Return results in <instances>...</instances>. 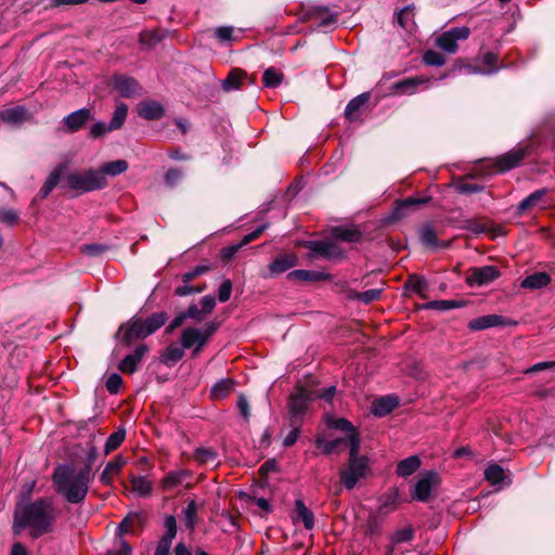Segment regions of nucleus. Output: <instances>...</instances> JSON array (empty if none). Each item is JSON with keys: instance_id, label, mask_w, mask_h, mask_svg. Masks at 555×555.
<instances>
[{"instance_id": "79ce46f5", "label": "nucleus", "mask_w": 555, "mask_h": 555, "mask_svg": "<svg viewBox=\"0 0 555 555\" xmlns=\"http://www.w3.org/2000/svg\"><path fill=\"white\" fill-rule=\"evenodd\" d=\"M283 74L274 67H269L264 70L262 76V83L266 88H276L281 85Z\"/></svg>"}, {"instance_id": "a18cd8bd", "label": "nucleus", "mask_w": 555, "mask_h": 555, "mask_svg": "<svg viewBox=\"0 0 555 555\" xmlns=\"http://www.w3.org/2000/svg\"><path fill=\"white\" fill-rule=\"evenodd\" d=\"M60 178H61V169H56L49 175V177L47 178L44 184L42 185V188L40 190L41 197H47L52 192V190L60 182Z\"/></svg>"}, {"instance_id": "864d4df0", "label": "nucleus", "mask_w": 555, "mask_h": 555, "mask_svg": "<svg viewBox=\"0 0 555 555\" xmlns=\"http://www.w3.org/2000/svg\"><path fill=\"white\" fill-rule=\"evenodd\" d=\"M413 8L409 5L404 7L398 13V23L400 24L401 27L410 30L413 26Z\"/></svg>"}, {"instance_id": "0e129e2a", "label": "nucleus", "mask_w": 555, "mask_h": 555, "mask_svg": "<svg viewBox=\"0 0 555 555\" xmlns=\"http://www.w3.org/2000/svg\"><path fill=\"white\" fill-rule=\"evenodd\" d=\"M427 308H436L439 310H450L459 308L461 305L455 300H434L426 305Z\"/></svg>"}, {"instance_id": "37998d69", "label": "nucleus", "mask_w": 555, "mask_h": 555, "mask_svg": "<svg viewBox=\"0 0 555 555\" xmlns=\"http://www.w3.org/2000/svg\"><path fill=\"white\" fill-rule=\"evenodd\" d=\"M331 427L335 428V429H339L344 433L347 434V437L344 438L345 441L348 443V446L350 447V438L352 436H356L359 438V435L358 433L356 431V428L353 427V425L347 421L346 418H336L334 420L331 424Z\"/></svg>"}, {"instance_id": "6e6d98bb", "label": "nucleus", "mask_w": 555, "mask_h": 555, "mask_svg": "<svg viewBox=\"0 0 555 555\" xmlns=\"http://www.w3.org/2000/svg\"><path fill=\"white\" fill-rule=\"evenodd\" d=\"M423 60L425 64L430 66H442L446 63V57L434 50L426 51L424 53Z\"/></svg>"}, {"instance_id": "412c9836", "label": "nucleus", "mask_w": 555, "mask_h": 555, "mask_svg": "<svg viewBox=\"0 0 555 555\" xmlns=\"http://www.w3.org/2000/svg\"><path fill=\"white\" fill-rule=\"evenodd\" d=\"M191 476V472L185 469L170 470L162 479V489L164 491H172L177 487L183 485L185 479L190 478Z\"/></svg>"}, {"instance_id": "423d86ee", "label": "nucleus", "mask_w": 555, "mask_h": 555, "mask_svg": "<svg viewBox=\"0 0 555 555\" xmlns=\"http://www.w3.org/2000/svg\"><path fill=\"white\" fill-rule=\"evenodd\" d=\"M301 22H314L317 29L324 31L334 29L338 22V13L326 7H310L301 12Z\"/></svg>"}, {"instance_id": "20e7f679", "label": "nucleus", "mask_w": 555, "mask_h": 555, "mask_svg": "<svg viewBox=\"0 0 555 555\" xmlns=\"http://www.w3.org/2000/svg\"><path fill=\"white\" fill-rule=\"evenodd\" d=\"M360 438L352 436L350 438L348 466L340 472V481L344 487L351 490L358 481L364 478L369 472V459L359 455Z\"/></svg>"}, {"instance_id": "052dcab7", "label": "nucleus", "mask_w": 555, "mask_h": 555, "mask_svg": "<svg viewBox=\"0 0 555 555\" xmlns=\"http://www.w3.org/2000/svg\"><path fill=\"white\" fill-rule=\"evenodd\" d=\"M107 555H132V547L124 538H118L117 545Z\"/></svg>"}, {"instance_id": "4468645a", "label": "nucleus", "mask_w": 555, "mask_h": 555, "mask_svg": "<svg viewBox=\"0 0 555 555\" xmlns=\"http://www.w3.org/2000/svg\"><path fill=\"white\" fill-rule=\"evenodd\" d=\"M438 480L435 472H427L418 479L414 487L413 498L417 501L425 502L429 499L434 485Z\"/></svg>"}, {"instance_id": "f3484780", "label": "nucleus", "mask_w": 555, "mask_h": 555, "mask_svg": "<svg viewBox=\"0 0 555 555\" xmlns=\"http://www.w3.org/2000/svg\"><path fill=\"white\" fill-rule=\"evenodd\" d=\"M500 275L499 270L493 266H485L480 268L474 269L470 276L468 278V282L472 285H486L493 282Z\"/></svg>"}, {"instance_id": "680f3d73", "label": "nucleus", "mask_w": 555, "mask_h": 555, "mask_svg": "<svg viewBox=\"0 0 555 555\" xmlns=\"http://www.w3.org/2000/svg\"><path fill=\"white\" fill-rule=\"evenodd\" d=\"M406 287L415 293H422L426 288V281L417 275H412L406 282Z\"/></svg>"}, {"instance_id": "c03bdc74", "label": "nucleus", "mask_w": 555, "mask_h": 555, "mask_svg": "<svg viewBox=\"0 0 555 555\" xmlns=\"http://www.w3.org/2000/svg\"><path fill=\"white\" fill-rule=\"evenodd\" d=\"M485 478L492 485H499L504 479V469L498 464H491L485 470Z\"/></svg>"}, {"instance_id": "1a4fd4ad", "label": "nucleus", "mask_w": 555, "mask_h": 555, "mask_svg": "<svg viewBox=\"0 0 555 555\" xmlns=\"http://www.w3.org/2000/svg\"><path fill=\"white\" fill-rule=\"evenodd\" d=\"M517 322L500 314H487L473 319L468 322V328L472 331H482L490 327L512 326Z\"/></svg>"}, {"instance_id": "39448f33", "label": "nucleus", "mask_w": 555, "mask_h": 555, "mask_svg": "<svg viewBox=\"0 0 555 555\" xmlns=\"http://www.w3.org/2000/svg\"><path fill=\"white\" fill-rule=\"evenodd\" d=\"M65 184L72 190L85 193L103 189L106 185V178L102 172L90 169L83 172L67 175Z\"/></svg>"}, {"instance_id": "a19ab883", "label": "nucleus", "mask_w": 555, "mask_h": 555, "mask_svg": "<svg viewBox=\"0 0 555 555\" xmlns=\"http://www.w3.org/2000/svg\"><path fill=\"white\" fill-rule=\"evenodd\" d=\"M128 114V106L125 103H118L114 111L113 117L108 124V129L117 130L124 125Z\"/></svg>"}, {"instance_id": "6ab92c4d", "label": "nucleus", "mask_w": 555, "mask_h": 555, "mask_svg": "<svg viewBox=\"0 0 555 555\" xmlns=\"http://www.w3.org/2000/svg\"><path fill=\"white\" fill-rule=\"evenodd\" d=\"M91 118V112L88 108L77 109L63 119L67 131L76 132L81 129L85 124Z\"/></svg>"}, {"instance_id": "de8ad7c7", "label": "nucleus", "mask_w": 555, "mask_h": 555, "mask_svg": "<svg viewBox=\"0 0 555 555\" xmlns=\"http://www.w3.org/2000/svg\"><path fill=\"white\" fill-rule=\"evenodd\" d=\"M398 505V492L391 491L387 495H385L379 505V509L382 513L388 514L397 508Z\"/></svg>"}, {"instance_id": "f03ea898", "label": "nucleus", "mask_w": 555, "mask_h": 555, "mask_svg": "<svg viewBox=\"0 0 555 555\" xmlns=\"http://www.w3.org/2000/svg\"><path fill=\"white\" fill-rule=\"evenodd\" d=\"M92 479L90 467L77 470L70 465H59L52 475L56 492L70 504H79L86 500Z\"/></svg>"}, {"instance_id": "2eb2a0df", "label": "nucleus", "mask_w": 555, "mask_h": 555, "mask_svg": "<svg viewBox=\"0 0 555 555\" xmlns=\"http://www.w3.org/2000/svg\"><path fill=\"white\" fill-rule=\"evenodd\" d=\"M113 88L122 98H131L140 90V86L137 80L126 75L115 76L113 79Z\"/></svg>"}, {"instance_id": "2f4dec72", "label": "nucleus", "mask_w": 555, "mask_h": 555, "mask_svg": "<svg viewBox=\"0 0 555 555\" xmlns=\"http://www.w3.org/2000/svg\"><path fill=\"white\" fill-rule=\"evenodd\" d=\"M333 236L339 241L356 243L361 240L362 233L357 228L337 227L333 230Z\"/></svg>"}, {"instance_id": "c85d7f7f", "label": "nucleus", "mask_w": 555, "mask_h": 555, "mask_svg": "<svg viewBox=\"0 0 555 555\" xmlns=\"http://www.w3.org/2000/svg\"><path fill=\"white\" fill-rule=\"evenodd\" d=\"M124 464L125 461L120 456H117L113 461L108 462L100 476V481L103 485H111L113 476L120 472Z\"/></svg>"}, {"instance_id": "a878e982", "label": "nucleus", "mask_w": 555, "mask_h": 555, "mask_svg": "<svg viewBox=\"0 0 555 555\" xmlns=\"http://www.w3.org/2000/svg\"><path fill=\"white\" fill-rule=\"evenodd\" d=\"M398 400L396 397L385 396L379 399H376L372 404V413L376 416H385L395 410L398 405Z\"/></svg>"}, {"instance_id": "3c124183", "label": "nucleus", "mask_w": 555, "mask_h": 555, "mask_svg": "<svg viewBox=\"0 0 555 555\" xmlns=\"http://www.w3.org/2000/svg\"><path fill=\"white\" fill-rule=\"evenodd\" d=\"M125 437H126V433L122 429H119V430L113 433L112 435H109V437L107 438L106 443H105V452L109 453V452L116 450L121 444V442L125 440Z\"/></svg>"}, {"instance_id": "f704fd0d", "label": "nucleus", "mask_w": 555, "mask_h": 555, "mask_svg": "<svg viewBox=\"0 0 555 555\" xmlns=\"http://www.w3.org/2000/svg\"><path fill=\"white\" fill-rule=\"evenodd\" d=\"M328 275L326 273L320 271L312 270H294L288 273V279L300 280V281H323L326 280Z\"/></svg>"}, {"instance_id": "6e6552de", "label": "nucleus", "mask_w": 555, "mask_h": 555, "mask_svg": "<svg viewBox=\"0 0 555 555\" xmlns=\"http://www.w3.org/2000/svg\"><path fill=\"white\" fill-rule=\"evenodd\" d=\"M469 35L470 29L466 26L453 27L436 38V46L448 53H455L457 40H465Z\"/></svg>"}, {"instance_id": "09e8293b", "label": "nucleus", "mask_w": 555, "mask_h": 555, "mask_svg": "<svg viewBox=\"0 0 555 555\" xmlns=\"http://www.w3.org/2000/svg\"><path fill=\"white\" fill-rule=\"evenodd\" d=\"M135 521H140V516L138 514H131L124 518L116 529L118 538H124V534L133 532L132 527Z\"/></svg>"}, {"instance_id": "5fc2aeb1", "label": "nucleus", "mask_w": 555, "mask_h": 555, "mask_svg": "<svg viewBox=\"0 0 555 555\" xmlns=\"http://www.w3.org/2000/svg\"><path fill=\"white\" fill-rule=\"evenodd\" d=\"M413 537H414V531H413L412 527H405V528L399 529L396 532H393V534L391 535V542L393 544H400L403 542L411 541L413 539Z\"/></svg>"}, {"instance_id": "7ed1b4c3", "label": "nucleus", "mask_w": 555, "mask_h": 555, "mask_svg": "<svg viewBox=\"0 0 555 555\" xmlns=\"http://www.w3.org/2000/svg\"><path fill=\"white\" fill-rule=\"evenodd\" d=\"M168 317L165 312H155L147 319L133 317L127 323L119 327V333L122 334V341L130 345L137 339H143L157 330H159L167 321Z\"/></svg>"}, {"instance_id": "a211bd4d", "label": "nucleus", "mask_w": 555, "mask_h": 555, "mask_svg": "<svg viewBox=\"0 0 555 555\" xmlns=\"http://www.w3.org/2000/svg\"><path fill=\"white\" fill-rule=\"evenodd\" d=\"M297 264V257L295 254H284L278 256L268 267L269 276L273 278L282 274Z\"/></svg>"}, {"instance_id": "9d476101", "label": "nucleus", "mask_w": 555, "mask_h": 555, "mask_svg": "<svg viewBox=\"0 0 555 555\" xmlns=\"http://www.w3.org/2000/svg\"><path fill=\"white\" fill-rule=\"evenodd\" d=\"M528 154H529L528 146H519L515 150H512V151L499 156L494 160L496 171L503 172V171H506V170L517 167Z\"/></svg>"}, {"instance_id": "7c9ffc66", "label": "nucleus", "mask_w": 555, "mask_h": 555, "mask_svg": "<svg viewBox=\"0 0 555 555\" xmlns=\"http://www.w3.org/2000/svg\"><path fill=\"white\" fill-rule=\"evenodd\" d=\"M421 466V460L416 455L409 456L400 461L397 465V475L408 477L415 473Z\"/></svg>"}, {"instance_id": "f8f14e48", "label": "nucleus", "mask_w": 555, "mask_h": 555, "mask_svg": "<svg viewBox=\"0 0 555 555\" xmlns=\"http://www.w3.org/2000/svg\"><path fill=\"white\" fill-rule=\"evenodd\" d=\"M307 247L313 254L326 259H339L344 255L341 248L336 243L330 241H311L307 243Z\"/></svg>"}, {"instance_id": "e433bc0d", "label": "nucleus", "mask_w": 555, "mask_h": 555, "mask_svg": "<svg viewBox=\"0 0 555 555\" xmlns=\"http://www.w3.org/2000/svg\"><path fill=\"white\" fill-rule=\"evenodd\" d=\"M547 190L546 189H540L528 195L526 198H524L518 206V209L520 211H526L531 208H534L539 206L546 195Z\"/></svg>"}, {"instance_id": "c9c22d12", "label": "nucleus", "mask_w": 555, "mask_h": 555, "mask_svg": "<svg viewBox=\"0 0 555 555\" xmlns=\"http://www.w3.org/2000/svg\"><path fill=\"white\" fill-rule=\"evenodd\" d=\"M130 482L133 492H135L138 495L147 496L151 494L153 486L146 477L132 475L130 477Z\"/></svg>"}, {"instance_id": "58836bf2", "label": "nucleus", "mask_w": 555, "mask_h": 555, "mask_svg": "<svg viewBox=\"0 0 555 555\" xmlns=\"http://www.w3.org/2000/svg\"><path fill=\"white\" fill-rule=\"evenodd\" d=\"M234 388V380L231 378H223L217 382L211 388V397L214 399H222L227 397Z\"/></svg>"}, {"instance_id": "774afa93", "label": "nucleus", "mask_w": 555, "mask_h": 555, "mask_svg": "<svg viewBox=\"0 0 555 555\" xmlns=\"http://www.w3.org/2000/svg\"><path fill=\"white\" fill-rule=\"evenodd\" d=\"M382 291L380 289H369L365 292H362L358 295V299L361 300L364 304H370L372 301L377 300L380 297Z\"/></svg>"}, {"instance_id": "9b49d317", "label": "nucleus", "mask_w": 555, "mask_h": 555, "mask_svg": "<svg viewBox=\"0 0 555 555\" xmlns=\"http://www.w3.org/2000/svg\"><path fill=\"white\" fill-rule=\"evenodd\" d=\"M164 526L166 531L158 541L154 555H170L171 544L177 534V521L175 516H166Z\"/></svg>"}, {"instance_id": "f257e3e1", "label": "nucleus", "mask_w": 555, "mask_h": 555, "mask_svg": "<svg viewBox=\"0 0 555 555\" xmlns=\"http://www.w3.org/2000/svg\"><path fill=\"white\" fill-rule=\"evenodd\" d=\"M57 517L59 511L51 498L20 503L14 512L12 530L17 535L28 528L31 538L37 539L54 530Z\"/></svg>"}, {"instance_id": "4c0bfd02", "label": "nucleus", "mask_w": 555, "mask_h": 555, "mask_svg": "<svg viewBox=\"0 0 555 555\" xmlns=\"http://www.w3.org/2000/svg\"><path fill=\"white\" fill-rule=\"evenodd\" d=\"M128 167L129 166L126 160L117 159V160H113V162H108V163L104 164L99 171L102 172V175L104 177L106 175L115 177V176H118V175L127 171Z\"/></svg>"}, {"instance_id": "4be33fe9", "label": "nucleus", "mask_w": 555, "mask_h": 555, "mask_svg": "<svg viewBox=\"0 0 555 555\" xmlns=\"http://www.w3.org/2000/svg\"><path fill=\"white\" fill-rule=\"evenodd\" d=\"M429 79L417 76L400 80L392 86V90L399 94H413L421 85H425Z\"/></svg>"}, {"instance_id": "bf43d9fd", "label": "nucleus", "mask_w": 555, "mask_h": 555, "mask_svg": "<svg viewBox=\"0 0 555 555\" xmlns=\"http://www.w3.org/2000/svg\"><path fill=\"white\" fill-rule=\"evenodd\" d=\"M122 385V378L119 374L113 373L106 379V389L109 393L115 395L119 391Z\"/></svg>"}, {"instance_id": "473e14b6", "label": "nucleus", "mask_w": 555, "mask_h": 555, "mask_svg": "<svg viewBox=\"0 0 555 555\" xmlns=\"http://www.w3.org/2000/svg\"><path fill=\"white\" fill-rule=\"evenodd\" d=\"M246 76V73L242 69H232L228 77L222 81V89L224 91L237 90Z\"/></svg>"}, {"instance_id": "4d7b16f0", "label": "nucleus", "mask_w": 555, "mask_h": 555, "mask_svg": "<svg viewBox=\"0 0 555 555\" xmlns=\"http://www.w3.org/2000/svg\"><path fill=\"white\" fill-rule=\"evenodd\" d=\"M183 347H179L177 345H170L167 347L166 351H165V354H164V358H165V361H169V362H178L179 360H181L183 358V354H184V351H183Z\"/></svg>"}, {"instance_id": "338daca9", "label": "nucleus", "mask_w": 555, "mask_h": 555, "mask_svg": "<svg viewBox=\"0 0 555 555\" xmlns=\"http://www.w3.org/2000/svg\"><path fill=\"white\" fill-rule=\"evenodd\" d=\"M456 189L460 193L463 194H474L480 192L483 186L474 182H461L456 185Z\"/></svg>"}, {"instance_id": "ea45409f", "label": "nucleus", "mask_w": 555, "mask_h": 555, "mask_svg": "<svg viewBox=\"0 0 555 555\" xmlns=\"http://www.w3.org/2000/svg\"><path fill=\"white\" fill-rule=\"evenodd\" d=\"M343 443H347L343 438L327 440L325 437H318L315 440L317 447L326 455L335 453Z\"/></svg>"}, {"instance_id": "5701e85b", "label": "nucleus", "mask_w": 555, "mask_h": 555, "mask_svg": "<svg viewBox=\"0 0 555 555\" xmlns=\"http://www.w3.org/2000/svg\"><path fill=\"white\" fill-rule=\"evenodd\" d=\"M370 93L364 92L349 101L345 108V116L348 120L353 121L360 117L361 108L369 102Z\"/></svg>"}, {"instance_id": "393cba45", "label": "nucleus", "mask_w": 555, "mask_h": 555, "mask_svg": "<svg viewBox=\"0 0 555 555\" xmlns=\"http://www.w3.org/2000/svg\"><path fill=\"white\" fill-rule=\"evenodd\" d=\"M295 514L296 516L293 518V520L296 521H302L304 527L307 530H311L314 527V515L312 511H310L302 500H296L295 501Z\"/></svg>"}, {"instance_id": "0eeeda50", "label": "nucleus", "mask_w": 555, "mask_h": 555, "mask_svg": "<svg viewBox=\"0 0 555 555\" xmlns=\"http://www.w3.org/2000/svg\"><path fill=\"white\" fill-rule=\"evenodd\" d=\"M311 401V395L304 388L297 389V391L289 397L288 410L291 425L300 424Z\"/></svg>"}, {"instance_id": "aec40b11", "label": "nucleus", "mask_w": 555, "mask_h": 555, "mask_svg": "<svg viewBox=\"0 0 555 555\" xmlns=\"http://www.w3.org/2000/svg\"><path fill=\"white\" fill-rule=\"evenodd\" d=\"M164 107L157 101H142L138 105V114L141 118L145 120H157L164 116Z\"/></svg>"}, {"instance_id": "69168bd1", "label": "nucleus", "mask_w": 555, "mask_h": 555, "mask_svg": "<svg viewBox=\"0 0 555 555\" xmlns=\"http://www.w3.org/2000/svg\"><path fill=\"white\" fill-rule=\"evenodd\" d=\"M232 293V282L224 280L218 289V299L220 302H225L230 299Z\"/></svg>"}, {"instance_id": "e2e57ef3", "label": "nucleus", "mask_w": 555, "mask_h": 555, "mask_svg": "<svg viewBox=\"0 0 555 555\" xmlns=\"http://www.w3.org/2000/svg\"><path fill=\"white\" fill-rule=\"evenodd\" d=\"M232 26H221L216 29L215 36L220 42L232 41L234 40Z\"/></svg>"}, {"instance_id": "c756f323", "label": "nucleus", "mask_w": 555, "mask_h": 555, "mask_svg": "<svg viewBox=\"0 0 555 555\" xmlns=\"http://www.w3.org/2000/svg\"><path fill=\"white\" fill-rule=\"evenodd\" d=\"M198 504L194 500H191L182 511L184 526L191 531L195 529L198 521Z\"/></svg>"}, {"instance_id": "72a5a7b5", "label": "nucleus", "mask_w": 555, "mask_h": 555, "mask_svg": "<svg viewBox=\"0 0 555 555\" xmlns=\"http://www.w3.org/2000/svg\"><path fill=\"white\" fill-rule=\"evenodd\" d=\"M420 240L422 244L428 248H437L439 246V242L436 235V232L431 224L426 223L420 229Z\"/></svg>"}, {"instance_id": "49530a36", "label": "nucleus", "mask_w": 555, "mask_h": 555, "mask_svg": "<svg viewBox=\"0 0 555 555\" xmlns=\"http://www.w3.org/2000/svg\"><path fill=\"white\" fill-rule=\"evenodd\" d=\"M428 201H429V197H414V196L408 197L398 204V206L396 208V214L398 217H401V216H403L402 211L404 209L425 204Z\"/></svg>"}, {"instance_id": "cd10ccee", "label": "nucleus", "mask_w": 555, "mask_h": 555, "mask_svg": "<svg viewBox=\"0 0 555 555\" xmlns=\"http://www.w3.org/2000/svg\"><path fill=\"white\" fill-rule=\"evenodd\" d=\"M194 460L199 465L217 466L219 464L218 453L212 448L199 447L194 451Z\"/></svg>"}, {"instance_id": "603ef678", "label": "nucleus", "mask_w": 555, "mask_h": 555, "mask_svg": "<svg viewBox=\"0 0 555 555\" xmlns=\"http://www.w3.org/2000/svg\"><path fill=\"white\" fill-rule=\"evenodd\" d=\"M162 40V36L156 30H146L140 35V43L146 48L155 47Z\"/></svg>"}, {"instance_id": "8fccbe9b", "label": "nucleus", "mask_w": 555, "mask_h": 555, "mask_svg": "<svg viewBox=\"0 0 555 555\" xmlns=\"http://www.w3.org/2000/svg\"><path fill=\"white\" fill-rule=\"evenodd\" d=\"M481 61H482V64L488 67V69L475 70L476 73L490 75V74H494L498 72L499 67L496 66V64H498L499 57L496 54L490 53V52L486 53L482 56Z\"/></svg>"}, {"instance_id": "dca6fc26", "label": "nucleus", "mask_w": 555, "mask_h": 555, "mask_svg": "<svg viewBox=\"0 0 555 555\" xmlns=\"http://www.w3.org/2000/svg\"><path fill=\"white\" fill-rule=\"evenodd\" d=\"M147 352L145 345L138 346L133 352L127 354L119 363L118 369L126 374H132L138 370L139 363Z\"/></svg>"}, {"instance_id": "b1692460", "label": "nucleus", "mask_w": 555, "mask_h": 555, "mask_svg": "<svg viewBox=\"0 0 555 555\" xmlns=\"http://www.w3.org/2000/svg\"><path fill=\"white\" fill-rule=\"evenodd\" d=\"M551 283V276L546 272H534L526 276L520 286L525 289L535 291L547 286Z\"/></svg>"}, {"instance_id": "13d9d810", "label": "nucleus", "mask_w": 555, "mask_h": 555, "mask_svg": "<svg viewBox=\"0 0 555 555\" xmlns=\"http://www.w3.org/2000/svg\"><path fill=\"white\" fill-rule=\"evenodd\" d=\"M20 220V214L14 209H1L0 210V223H4L7 225H14Z\"/></svg>"}, {"instance_id": "bb28decb", "label": "nucleus", "mask_w": 555, "mask_h": 555, "mask_svg": "<svg viewBox=\"0 0 555 555\" xmlns=\"http://www.w3.org/2000/svg\"><path fill=\"white\" fill-rule=\"evenodd\" d=\"M27 117V111L24 106H14L0 111V120L10 125L22 124Z\"/></svg>"}, {"instance_id": "ddd939ff", "label": "nucleus", "mask_w": 555, "mask_h": 555, "mask_svg": "<svg viewBox=\"0 0 555 555\" xmlns=\"http://www.w3.org/2000/svg\"><path fill=\"white\" fill-rule=\"evenodd\" d=\"M207 343L206 337L197 327H188L181 334V345L185 349L194 348L193 354L196 356Z\"/></svg>"}]
</instances>
